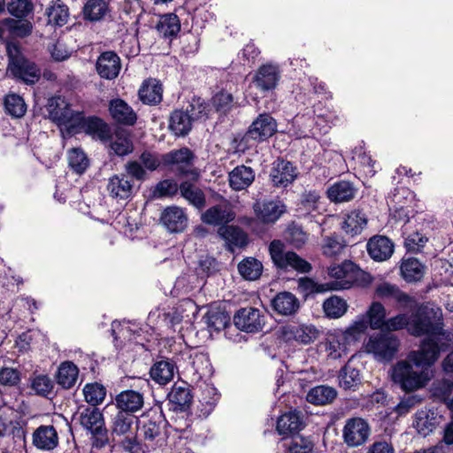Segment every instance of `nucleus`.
Segmentation results:
<instances>
[{
    "label": "nucleus",
    "mask_w": 453,
    "mask_h": 453,
    "mask_svg": "<svg viewBox=\"0 0 453 453\" xmlns=\"http://www.w3.org/2000/svg\"><path fill=\"white\" fill-rule=\"evenodd\" d=\"M409 333L426 336L419 349L411 352L417 364H434L441 352L453 349V330L445 328L442 310L433 303L422 304L411 315Z\"/></svg>",
    "instance_id": "1"
},
{
    "label": "nucleus",
    "mask_w": 453,
    "mask_h": 453,
    "mask_svg": "<svg viewBox=\"0 0 453 453\" xmlns=\"http://www.w3.org/2000/svg\"><path fill=\"white\" fill-rule=\"evenodd\" d=\"M433 364H417L408 355V360L398 361L391 370V379L401 389L411 392L422 388L429 380L427 368Z\"/></svg>",
    "instance_id": "2"
},
{
    "label": "nucleus",
    "mask_w": 453,
    "mask_h": 453,
    "mask_svg": "<svg viewBox=\"0 0 453 453\" xmlns=\"http://www.w3.org/2000/svg\"><path fill=\"white\" fill-rule=\"evenodd\" d=\"M165 425L161 408H151L136 418L135 438L147 446L161 443L165 440Z\"/></svg>",
    "instance_id": "3"
},
{
    "label": "nucleus",
    "mask_w": 453,
    "mask_h": 453,
    "mask_svg": "<svg viewBox=\"0 0 453 453\" xmlns=\"http://www.w3.org/2000/svg\"><path fill=\"white\" fill-rule=\"evenodd\" d=\"M208 105L200 99H193L186 111L175 110L171 113L169 128L177 136H185L192 129L193 121L207 117Z\"/></svg>",
    "instance_id": "4"
},
{
    "label": "nucleus",
    "mask_w": 453,
    "mask_h": 453,
    "mask_svg": "<svg viewBox=\"0 0 453 453\" xmlns=\"http://www.w3.org/2000/svg\"><path fill=\"white\" fill-rule=\"evenodd\" d=\"M338 120L339 118L335 111L329 110L318 114L316 117L297 114L294 118V127L297 128L295 134L300 139L314 136L317 134V130L319 133L326 134Z\"/></svg>",
    "instance_id": "5"
},
{
    "label": "nucleus",
    "mask_w": 453,
    "mask_h": 453,
    "mask_svg": "<svg viewBox=\"0 0 453 453\" xmlns=\"http://www.w3.org/2000/svg\"><path fill=\"white\" fill-rule=\"evenodd\" d=\"M399 346L400 341L395 334L380 332L369 336L365 350L379 362H389L397 354Z\"/></svg>",
    "instance_id": "6"
},
{
    "label": "nucleus",
    "mask_w": 453,
    "mask_h": 453,
    "mask_svg": "<svg viewBox=\"0 0 453 453\" xmlns=\"http://www.w3.org/2000/svg\"><path fill=\"white\" fill-rule=\"evenodd\" d=\"M415 196L411 190L403 187L395 188L394 193L388 196V204L395 221L406 224L418 212Z\"/></svg>",
    "instance_id": "7"
},
{
    "label": "nucleus",
    "mask_w": 453,
    "mask_h": 453,
    "mask_svg": "<svg viewBox=\"0 0 453 453\" xmlns=\"http://www.w3.org/2000/svg\"><path fill=\"white\" fill-rule=\"evenodd\" d=\"M46 109L49 119L58 127L71 130L81 115L80 110L73 109V103L63 96H54L49 98Z\"/></svg>",
    "instance_id": "8"
},
{
    "label": "nucleus",
    "mask_w": 453,
    "mask_h": 453,
    "mask_svg": "<svg viewBox=\"0 0 453 453\" xmlns=\"http://www.w3.org/2000/svg\"><path fill=\"white\" fill-rule=\"evenodd\" d=\"M285 245L280 240H273L269 245V253L274 265L285 271L295 270L305 273L311 270L309 262L293 251H285Z\"/></svg>",
    "instance_id": "9"
},
{
    "label": "nucleus",
    "mask_w": 453,
    "mask_h": 453,
    "mask_svg": "<svg viewBox=\"0 0 453 453\" xmlns=\"http://www.w3.org/2000/svg\"><path fill=\"white\" fill-rule=\"evenodd\" d=\"M81 425L93 435L94 449L106 445V429L103 413L97 408H84L80 412Z\"/></svg>",
    "instance_id": "10"
},
{
    "label": "nucleus",
    "mask_w": 453,
    "mask_h": 453,
    "mask_svg": "<svg viewBox=\"0 0 453 453\" xmlns=\"http://www.w3.org/2000/svg\"><path fill=\"white\" fill-rule=\"evenodd\" d=\"M71 131L83 132L103 143H106L111 134V127L103 119L97 116L87 117L83 111H81Z\"/></svg>",
    "instance_id": "11"
},
{
    "label": "nucleus",
    "mask_w": 453,
    "mask_h": 453,
    "mask_svg": "<svg viewBox=\"0 0 453 453\" xmlns=\"http://www.w3.org/2000/svg\"><path fill=\"white\" fill-rule=\"evenodd\" d=\"M280 338L288 343L309 344L319 334L318 329L311 324L288 323L280 328Z\"/></svg>",
    "instance_id": "12"
},
{
    "label": "nucleus",
    "mask_w": 453,
    "mask_h": 453,
    "mask_svg": "<svg viewBox=\"0 0 453 453\" xmlns=\"http://www.w3.org/2000/svg\"><path fill=\"white\" fill-rule=\"evenodd\" d=\"M164 167L174 172L177 175L183 176L192 173L194 154L188 148L171 150L163 154Z\"/></svg>",
    "instance_id": "13"
},
{
    "label": "nucleus",
    "mask_w": 453,
    "mask_h": 453,
    "mask_svg": "<svg viewBox=\"0 0 453 453\" xmlns=\"http://www.w3.org/2000/svg\"><path fill=\"white\" fill-rule=\"evenodd\" d=\"M370 426L362 418H351L346 420L342 429L343 441L349 447L363 445L369 437Z\"/></svg>",
    "instance_id": "14"
},
{
    "label": "nucleus",
    "mask_w": 453,
    "mask_h": 453,
    "mask_svg": "<svg viewBox=\"0 0 453 453\" xmlns=\"http://www.w3.org/2000/svg\"><path fill=\"white\" fill-rule=\"evenodd\" d=\"M234 323L242 331L257 333L265 326V316L260 310L249 306L237 311Z\"/></svg>",
    "instance_id": "15"
},
{
    "label": "nucleus",
    "mask_w": 453,
    "mask_h": 453,
    "mask_svg": "<svg viewBox=\"0 0 453 453\" xmlns=\"http://www.w3.org/2000/svg\"><path fill=\"white\" fill-rule=\"evenodd\" d=\"M280 80L279 65L267 63L262 65L255 73L252 81L261 92H269L276 88Z\"/></svg>",
    "instance_id": "16"
},
{
    "label": "nucleus",
    "mask_w": 453,
    "mask_h": 453,
    "mask_svg": "<svg viewBox=\"0 0 453 453\" xmlns=\"http://www.w3.org/2000/svg\"><path fill=\"white\" fill-rule=\"evenodd\" d=\"M328 274L334 279L327 283V289L343 290L350 288L355 282V275L353 272V264L351 262H343L341 265L330 266Z\"/></svg>",
    "instance_id": "17"
},
{
    "label": "nucleus",
    "mask_w": 453,
    "mask_h": 453,
    "mask_svg": "<svg viewBox=\"0 0 453 453\" xmlns=\"http://www.w3.org/2000/svg\"><path fill=\"white\" fill-rule=\"evenodd\" d=\"M253 210L261 222L273 224L287 211V207L280 200L257 201L254 203Z\"/></svg>",
    "instance_id": "18"
},
{
    "label": "nucleus",
    "mask_w": 453,
    "mask_h": 453,
    "mask_svg": "<svg viewBox=\"0 0 453 453\" xmlns=\"http://www.w3.org/2000/svg\"><path fill=\"white\" fill-rule=\"evenodd\" d=\"M107 191L118 202H125L133 197L134 184L125 173L114 174L109 178Z\"/></svg>",
    "instance_id": "19"
},
{
    "label": "nucleus",
    "mask_w": 453,
    "mask_h": 453,
    "mask_svg": "<svg viewBox=\"0 0 453 453\" xmlns=\"http://www.w3.org/2000/svg\"><path fill=\"white\" fill-rule=\"evenodd\" d=\"M375 296L384 300H393L403 308H411L415 303L413 297L403 292L398 286L389 283L381 282L375 287Z\"/></svg>",
    "instance_id": "20"
},
{
    "label": "nucleus",
    "mask_w": 453,
    "mask_h": 453,
    "mask_svg": "<svg viewBox=\"0 0 453 453\" xmlns=\"http://www.w3.org/2000/svg\"><path fill=\"white\" fill-rule=\"evenodd\" d=\"M276 130V120L269 113H261L250 126L248 136H251L254 142H262L271 137Z\"/></svg>",
    "instance_id": "21"
},
{
    "label": "nucleus",
    "mask_w": 453,
    "mask_h": 453,
    "mask_svg": "<svg viewBox=\"0 0 453 453\" xmlns=\"http://www.w3.org/2000/svg\"><path fill=\"white\" fill-rule=\"evenodd\" d=\"M108 110L111 118L119 125L132 127L137 121L136 112L121 98L110 100Z\"/></svg>",
    "instance_id": "22"
},
{
    "label": "nucleus",
    "mask_w": 453,
    "mask_h": 453,
    "mask_svg": "<svg viewBox=\"0 0 453 453\" xmlns=\"http://www.w3.org/2000/svg\"><path fill=\"white\" fill-rule=\"evenodd\" d=\"M96 70L98 75L103 79H116L121 70L119 57L111 50L101 53L96 59Z\"/></svg>",
    "instance_id": "23"
},
{
    "label": "nucleus",
    "mask_w": 453,
    "mask_h": 453,
    "mask_svg": "<svg viewBox=\"0 0 453 453\" xmlns=\"http://www.w3.org/2000/svg\"><path fill=\"white\" fill-rule=\"evenodd\" d=\"M367 223L368 219L361 210L355 209L342 214L341 227L351 237L359 235L365 229Z\"/></svg>",
    "instance_id": "24"
},
{
    "label": "nucleus",
    "mask_w": 453,
    "mask_h": 453,
    "mask_svg": "<svg viewBox=\"0 0 453 453\" xmlns=\"http://www.w3.org/2000/svg\"><path fill=\"white\" fill-rule=\"evenodd\" d=\"M110 156L125 157L134 151V143L130 135L125 131H117L110 134L109 140L104 143Z\"/></svg>",
    "instance_id": "25"
},
{
    "label": "nucleus",
    "mask_w": 453,
    "mask_h": 453,
    "mask_svg": "<svg viewBox=\"0 0 453 453\" xmlns=\"http://www.w3.org/2000/svg\"><path fill=\"white\" fill-rule=\"evenodd\" d=\"M296 170L293 165L285 160L274 162L270 178L274 187L286 188L296 178Z\"/></svg>",
    "instance_id": "26"
},
{
    "label": "nucleus",
    "mask_w": 453,
    "mask_h": 453,
    "mask_svg": "<svg viewBox=\"0 0 453 453\" xmlns=\"http://www.w3.org/2000/svg\"><path fill=\"white\" fill-rule=\"evenodd\" d=\"M314 443L310 437L292 436L281 439L276 448L277 453H312Z\"/></svg>",
    "instance_id": "27"
},
{
    "label": "nucleus",
    "mask_w": 453,
    "mask_h": 453,
    "mask_svg": "<svg viewBox=\"0 0 453 453\" xmlns=\"http://www.w3.org/2000/svg\"><path fill=\"white\" fill-rule=\"evenodd\" d=\"M161 222L169 232H182L188 225V217L183 209L178 206H169L161 215Z\"/></svg>",
    "instance_id": "28"
},
{
    "label": "nucleus",
    "mask_w": 453,
    "mask_h": 453,
    "mask_svg": "<svg viewBox=\"0 0 453 453\" xmlns=\"http://www.w3.org/2000/svg\"><path fill=\"white\" fill-rule=\"evenodd\" d=\"M235 218L234 211L226 204H217L208 208L201 216L203 223L211 226L226 225Z\"/></svg>",
    "instance_id": "29"
},
{
    "label": "nucleus",
    "mask_w": 453,
    "mask_h": 453,
    "mask_svg": "<svg viewBox=\"0 0 453 453\" xmlns=\"http://www.w3.org/2000/svg\"><path fill=\"white\" fill-rule=\"evenodd\" d=\"M114 403L119 411L132 414L142 408L144 400L142 394L140 392L127 389L116 395Z\"/></svg>",
    "instance_id": "30"
},
{
    "label": "nucleus",
    "mask_w": 453,
    "mask_h": 453,
    "mask_svg": "<svg viewBox=\"0 0 453 453\" xmlns=\"http://www.w3.org/2000/svg\"><path fill=\"white\" fill-rule=\"evenodd\" d=\"M167 397L173 410L180 411H186L189 408L193 399L189 387L183 381L174 383Z\"/></svg>",
    "instance_id": "31"
},
{
    "label": "nucleus",
    "mask_w": 453,
    "mask_h": 453,
    "mask_svg": "<svg viewBox=\"0 0 453 453\" xmlns=\"http://www.w3.org/2000/svg\"><path fill=\"white\" fill-rule=\"evenodd\" d=\"M367 251L372 259L385 261L392 256L394 244L388 237L376 235L368 241Z\"/></svg>",
    "instance_id": "32"
},
{
    "label": "nucleus",
    "mask_w": 453,
    "mask_h": 453,
    "mask_svg": "<svg viewBox=\"0 0 453 453\" xmlns=\"http://www.w3.org/2000/svg\"><path fill=\"white\" fill-rule=\"evenodd\" d=\"M201 394L198 399L197 411L199 417L206 418L214 410L219 399L217 388L211 384L200 386Z\"/></svg>",
    "instance_id": "33"
},
{
    "label": "nucleus",
    "mask_w": 453,
    "mask_h": 453,
    "mask_svg": "<svg viewBox=\"0 0 453 453\" xmlns=\"http://www.w3.org/2000/svg\"><path fill=\"white\" fill-rule=\"evenodd\" d=\"M255 176L250 166L237 165L228 174L229 186L235 191L244 190L254 182Z\"/></svg>",
    "instance_id": "34"
},
{
    "label": "nucleus",
    "mask_w": 453,
    "mask_h": 453,
    "mask_svg": "<svg viewBox=\"0 0 453 453\" xmlns=\"http://www.w3.org/2000/svg\"><path fill=\"white\" fill-rule=\"evenodd\" d=\"M111 225L127 237L134 239V234L139 228L137 212L135 211H122L116 216Z\"/></svg>",
    "instance_id": "35"
},
{
    "label": "nucleus",
    "mask_w": 453,
    "mask_h": 453,
    "mask_svg": "<svg viewBox=\"0 0 453 453\" xmlns=\"http://www.w3.org/2000/svg\"><path fill=\"white\" fill-rule=\"evenodd\" d=\"M272 307L274 311L283 316H291L297 312L300 302L290 292H280L272 300Z\"/></svg>",
    "instance_id": "36"
},
{
    "label": "nucleus",
    "mask_w": 453,
    "mask_h": 453,
    "mask_svg": "<svg viewBox=\"0 0 453 453\" xmlns=\"http://www.w3.org/2000/svg\"><path fill=\"white\" fill-rule=\"evenodd\" d=\"M303 426L301 414L297 411H290L280 416L276 423V431L280 435H291L298 433Z\"/></svg>",
    "instance_id": "37"
},
{
    "label": "nucleus",
    "mask_w": 453,
    "mask_h": 453,
    "mask_svg": "<svg viewBox=\"0 0 453 453\" xmlns=\"http://www.w3.org/2000/svg\"><path fill=\"white\" fill-rule=\"evenodd\" d=\"M218 233L232 252L235 248H243L248 243L247 234L238 226H222L219 228Z\"/></svg>",
    "instance_id": "38"
},
{
    "label": "nucleus",
    "mask_w": 453,
    "mask_h": 453,
    "mask_svg": "<svg viewBox=\"0 0 453 453\" xmlns=\"http://www.w3.org/2000/svg\"><path fill=\"white\" fill-rule=\"evenodd\" d=\"M33 442L38 449L51 450L58 446V433L53 426H41L34 433Z\"/></svg>",
    "instance_id": "39"
},
{
    "label": "nucleus",
    "mask_w": 453,
    "mask_h": 453,
    "mask_svg": "<svg viewBox=\"0 0 453 453\" xmlns=\"http://www.w3.org/2000/svg\"><path fill=\"white\" fill-rule=\"evenodd\" d=\"M79 376V368L72 361L62 362L56 373V381L64 389L74 387Z\"/></svg>",
    "instance_id": "40"
},
{
    "label": "nucleus",
    "mask_w": 453,
    "mask_h": 453,
    "mask_svg": "<svg viewBox=\"0 0 453 453\" xmlns=\"http://www.w3.org/2000/svg\"><path fill=\"white\" fill-rule=\"evenodd\" d=\"M356 194L354 185L346 180L336 181L326 191L328 199L334 203H345L352 200Z\"/></svg>",
    "instance_id": "41"
},
{
    "label": "nucleus",
    "mask_w": 453,
    "mask_h": 453,
    "mask_svg": "<svg viewBox=\"0 0 453 453\" xmlns=\"http://www.w3.org/2000/svg\"><path fill=\"white\" fill-rule=\"evenodd\" d=\"M177 372L175 364L171 360H161L155 363L150 368L151 379L159 385H166Z\"/></svg>",
    "instance_id": "42"
},
{
    "label": "nucleus",
    "mask_w": 453,
    "mask_h": 453,
    "mask_svg": "<svg viewBox=\"0 0 453 453\" xmlns=\"http://www.w3.org/2000/svg\"><path fill=\"white\" fill-rule=\"evenodd\" d=\"M349 344L347 335L342 332L328 335L325 343L327 357L332 359L341 358L347 354Z\"/></svg>",
    "instance_id": "43"
},
{
    "label": "nucleus",
    "mask_w": 453,
    "mask_h": 453,
    "mask_svg": "<svg viewBox=\"0 0 453 453\" xmlns=\"http://www.w3.org/2000/svg\"><path fill=\"white\" fill-rule=\"evenodd\" d=\"M9 71L15 78L27 84H35L41 75L37 66L27 59L15 65Z\"/></svg>",
    "instance_id": "44"
},
{
    "label": "nucleus",
    "mask_w": 453,
    "mask_h": 453,
    "mask_svg": "<svg viewBox=\"0 0 453 453\" xmlns=\"http://www.w3.org/2000/svg\"><path fill=\"white\" fill-rule=\"evenodd\" d=\"M400 271L403 279L406 282H417L424 277L425 266L418 259L408 257L402 260Z\"/></svg>",
    "instance_id": "45"
},
{
    "label": "nucleus",
    "mask_w": 453,
    "mask_h": 453,
    "mask_svg": "<svg viewBox=\"0 0 453 453\" xmlns=\"http://www.w3.org/2000/svg\"><path fill=\"white\" fill-rule=\"evenodd\" d=\"M433 395L443 402L447 407L453 410V380L449 377H443L434 382Z\"/></svg>",
    "instance_id": "46"
},
{
    "label": "nucleus",
    "mask_w": 453,
    "mask_h": 453,
    "mask_svg": "<svg viewBox=\"0 0 453 453\" xmlns=\"http://www.w3.org/2000/svg\"><path fill=\"white\" fill-rule=\"evenodd\" d=\"M162 85L157 81H144L138 91L140 100L145 104H157L162 100Z\"/></svg>",
    "instance_id": "47"
},
{
    "label": "nucleus",
    "mask_w": 453,
    "mask_h": 453,
    "mask_svg": "<svg viewBox=\"0 0 453 453\" xmlns=\"http://www.w3.org/2000/svg\"><path fill=\"white\" fill-rule=\"evenodd\" d=\"M46 14L50 24L63 27L68 21L69 9L62 0H53L47 8Z\"/></svg>",
    "instance_id": "48"
},
{
    "label": "nucleus",
    "mask_w": 453,
    "mask_h": 453,
    "mask_svg": "<svg viewBox=\"0 0 453 453\" xmlns=\"http://www.w3.org/2000/svg\"><path fill=\"white\" fill-rule=\"evenodd\" d=\"M337 395L335 388L326 385L316 386L307 394V401L317 405H324L332 403Z\"/></svg>",
    "instance_id": "49"
},
{
    "label": "nucleus",
    "mask_w": 453,
    "mask_h": 453,
    "mask_svg": "<svg viewBox=\"0 0 453 453\" xmlns=\"http://www.w3.org/2000/svg\"><path fill=\"white\" fill-rule=\"evenodd\" d=\"M181 196L189 202L197 209H202L205 205V196L201 188L189 181H183L180 185Z\"/></svg>",
    "instance_id": "50"
},
{
    "label": "nucleus",
    "mask_w": 453,
    "mask_h": 453,
    "mask_svg": "<svg viewBox=\"0 0 453 453\" xmlns=\"http://www.w3.org/2000/svg\"><path fill=\"white\" fill-rule=\"evenodd\" d=\"M30 387L37 395L50 398L54 395V381L47 374H34L30 379Z\"/></svg>",
    "instance_id": "51"
},
{
    "label": "nucleus",
    "mask_w": 453,
    "mask_h": 453,
    "mask_svg": "<svg viewBox=\"0 0 453 453\" xmlns=\"http://www.w3.org/2000/svg\"><path fill=\"white\" fill-rule=\"evenodd\" d=\"M107 12L108 4L104 0H88L82 10L84 19L92 22L104 19Z\"/></svg>",
    "instance_id": "52"
},
{
    "label": "nucleus",
    "mask_w": 453,
    "mask_h": 453,
    "mask_svg": "<svg viewBox=\"0 0 453 453\" xmlns=\"http://www.w3.org/2000/svg\"><path fill=\"white\" fill-rule=\"evenodd\" d=\"M157 28L162 36L173 38L176 36L180 30V19L174 13L165 14L160 18Z\"/></svg>",
    "instance_id": "53"
},
{
    "label": "nucleus",
    "mask_w": 453,
    "mask_h": 453,
    "mask_svg": "<svg viewBox=\"0 0 453 453\" xmlns=\"http://www.w3.org/2000/svg\"><path fill=\"white\" fill-rule=\"evenodd\" d=\"M194 372L199 379L209 378L212 374V365L207 354L194 352L189 357Z\"/></svg>",
    "instance_id": "54"
},
{
    "label": "nucleus",
    "mask_w": 453,
    "mask_h": 453,
    "mask_svg": "<svg viewBox=\"0 0 453 453\" xmlns=\"http://www.w3.org/2000/svg\"><path fill=\"white\" fill-rule=\"evenodd\" d=\"M240 274L248 280H255L263 272V265L254 257H246L238 265Z\"/></svg>",
    "instance_id": "55"
},
{
    "label": "nucleus",
    "mask_w": 453,
    "mask_h": 453,
    "mask_svg": "<svg viewBox=\"0 0 453 453\" xmlns=\"http://www.w3.org/2000/svg\"><path fill=\"white\" fill-rule=\"evenodd\" d=\"M134 418L132 414L118 411L112 419V434L121 436L131 433Z\"/></svg>",
    "instance_id": "56"
},
{
    "label": "nucleus",
    "mask_w": 453,
    "mask_h": 453,
    "mask_svg": "<svg viewBox=\"0 0 453 453\" xmlns=\"http://www.w3.org/2000/svg\"><path fill=\"white\" fill-rule=\"evenodd\" d=\"M82 391L85 401L94 408L101 404L106 395L105 388L97 382L86 384Z\"/></svg>",
    "instance_id": "57"
},
{
    "label": "nucleus",
    "mask_w": 453,
    "mask_h": 453,
    "mask_svg": "<svg viewBox=\"0 0 453 453\" xmlns=\"http://www.w3.org/2000/svg\"><path fill=\"white\" fill-rule=\"evenodd\" d=\"M364 316H367L369 326L372 329H381L384 327L386 310L380 303L372 302Z\"/></svg>",
    "instance_id": "58"
},
{
    "label": "nucleus",
    "mask_w": 453,
    "mask_h": 453,
    "mask_svg": "<svg viewBox=\"0 0 453 453\" xmlns=\"http://www.w3.org/2000/svg\"><path fill=\"white\" fill-rule=\"evenodd\" d=\"M68 165L77 174H82L89 165V160L85 152L80 148L68 151Z\"/></svg>",
    "instance_id": "59"
},
{
    "label": "nucleus",
    "mask_w": 453,
    "mask_h": 453,
    "mask_svg": "<svg viewBox=\"0 0 453 453\" xmlns=\"http://www.w3.org/2000/svg\"><path fill=\"white\" fill-rule=\"evenodd\" d=\"M4 108L6 112L14 118H21L27 111V104L24 99L14 93L5 96Z\"/></svg>",
    "instance_id": "60"
},
{
    "label": "nucleus",
    "mask_w": 453,
    "mask_h": 453,
    "mask_svg": "<svg viewBox=\"0 0 453 453\" xmlns=\"http://www.w3.org/2000/svg\"><path fill=\"white\" fill-rule=\"evenodd\" d=\"M203 320L211 330L220 331L227 326L230 318L224 311H209L203 317Z\"/></svg>",
    "instance_id": "61"
},
{
    "label": "nucleus",
    "mask_w": 453,
    "mask_h": 453,
    "mask_svg": "<svg viewBox=\"0 0 453 453\" xmlns=\"http://www.w3.org/2000/svg\"><path fill=\"white\" fill-rule=\"evenodd\" d=\"M345 247L346 243L341 236L331 235L323 239L321 250L326 257H334L340 255Z\"/></svg>",
    "instance_id": "62"
},
{
    "label": "nucleus",
    "mask_w": 453,
    "mask_h": 453,
    "mask_svg": "<svg viewBox=\"0 0 453 453\" xmlns=\"http://www.w3.org/2000/svg\"><path fill=\"white\" fill-rule=\"evenodd\" d=\"M347 303L344 299L338 296L327 298L323 303V310L326 317L338 319L347 311Z\"/></svg>",
    "instance_id": "63"
},
{
    "label": "nucleus",
    "mask_w": 453,
    "mask_h": 453,
    "mask_svg": "<svg viewBox=\"0 0 453 453\" xmlns=\"http://www.w3.org/2000/svg\"><path fill=\"white\" fill-rule=\"evenodd\" d=\"M413 426L418 434L427 435L435 427L434 418L426 410H420L415 414Z\"/></svg>",
    "instance_id": "64"
}]
</instances>
